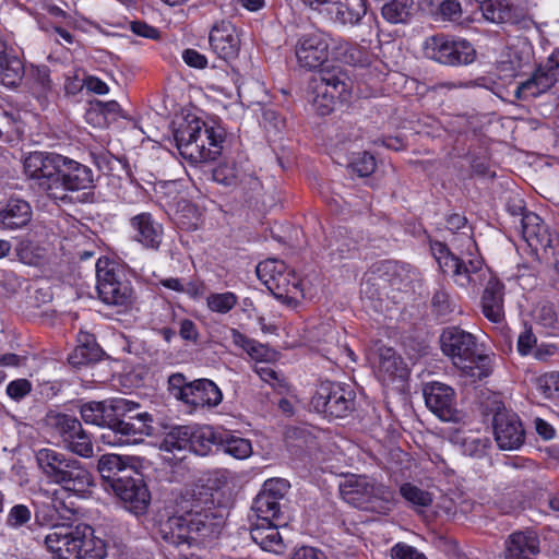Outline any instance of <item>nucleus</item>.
<instances>
[{
	"label": "nucleus",
	"instance_id": "nucleus-1",
	"mask_svg": "<svg viewBox=\"0 0 559 559\" xmlns=\"http://www.w3.org/2000/svg\"><path fill=\"white\" fill-rule=\"evenodd\" d=\"M138 407V403L126 399L91 401L81 405L80 414L86 424L108 429L103 438L109 444H135L143 441L145 436H153L155 432L153 416L150 413H139L129 416L128 420L123 419Z\"/></svg>",
	"mask_w": 559,
	"mask_h": 559
},
{
	"label": "nucleus",
	"instance_id": "nucleus-2",
	"mask_svg": "<svg viewBox=\"0 0 559 559\" xmlns=\"http://www.w3.org/2000/svg\"><path fill=\"white\" fill-rule=\"evenodd\" d=\"M176 506L177 514L159 523V534L166 543L176 547H193L219 536L224 526L223 516L203 509L192 493L181 495Z\"/></svg>",
	"mask_w": 559,
	"mask_h": 559
},
{
	"label": "nucleus",
	"instance_id": "nucleus-3",
	"mask_svg": "<svg viewBox=\"0 0 559 559\" xmlns=\"http://www.w3.org/2000/svg\"><path fill=\"white\" fill-rule=\"evenodd\" d=\"M35 461L47 484L59 486L69 495L83 496L94 486L87 466L70 454L41 448L35 452Z\"/></svg>",
	"mask_w": 559,
	"mask_h": 559
},
{
	"label": "nucleus",
	"instance_id": "nucleus-4",
	"mask_svg": "<svg viewBox=\"0 0 559 559\" xmlns=\"http://www.w3.org/2000/svg\"><path fill=\"white\" fill-rule=\"evenodd\" d=\"M44 544L57 559H103L105 544L85 523H53Z\"/></svg>",
	"mask_w": 559,
	"mask_h": 559
},
{
	"label": "nucleus",
	"instance_id": "nucleus-5",
	"mask_svg": "<svg viewBox=\"0 0 559 559\" xmlns=\"http://www.w3.org/2000/svg\"><path fill=\"white\" fill-rule=\"evenodd\" d=\"M442 353L453 365L474 380H483L491 374V358L478 352L477 338L459 326H448L440 335Z\"/></svg>",
	"mask_w": 559,
	"mask_h": 559
},
{
	"label": "nucleus",
	"instance_id": "nucleus-6",
	"mask_svg": "<svg viewBox=\"0 0 559 559\" xmlns=\"http://www.w3.org/2000/svg\"><path fill=\"white\" fill-rule=\"evenodd\" d=\"M484 416H491L495 441L500 450L513 451L520 449L525 441V430L520 417L506 408L497 396H488L481 403Z\"/></svg>",
	"mask_w": 559,
	"mask_h": 559
},
{
	"label": "nucleus",
	"instance_id": "nucleus-7",
	"mask_svg": "<svg viewBox=\"0 0 559 559\" xmlns=\"http://www.w3.org/2000/svg\"><path fill=\"white\" fill-rule=\"evenodd\" d=\"M353 82L341 68H324L319 72V82L313 86L312 105L320 116H326L334 109L335 99H346Z\"/></svg>",
	"mask_w": 559,
	"mask_h": 559
},
{
	"label": "nucleus",
	"instance_id": "nucleus-8",
	"mask_svg": "<svg viewBox=\"0 0 559 559\" xmlns=\"http://www.w3.org/2000/svg\"><path fill=\"white\" fill-rule=\"evenodd\" d=\"M425 56L444 66L457 67L474 62L476 50L466 39L437 34L426 39Z\"/></svg>",
	"mask_w": 559,
	"mask_h": 559
},
{
	"label": "nucleus",
	"instance_id": "nucleus-9",
	"mask_svg": "<svg viewBox=\"0 0 559 559\" xmlns=\"http://www.w3.org/2000/svg\"><path fill=\"white\" fill-rule=\"evenodd\" d=\"M122 272L108 259L96 263L97 292L100 300L111 306L128 307L133 301V289L129 281L121 280Z\"/></svg>",
	"mask_w": 559,
	"mask_h": 559
},
{
	"label": "nucleus",
	"instance_id": "nucleus-10",
	"mask_svg": "<svg viewBox=\"0 0 559 559\" xmlns=\"http://www.w3.org/2000/svg\"><path fill=\"white\" fill-rule=\"evenodd\" d=\"M355 392L338 382L322 381L311 400L313 408L330 418H344L355 408Z\"/></svg>",
	"mask_w": 559,
	"mask_h": 559
},
{
	"label": "nucleus",
	"instance_id": "nucleus-11",
	"mask_svg": "<svg viewBox=\"0 0 559 559\" xmlns=\"http://www.w3.org/2000/svg\"><path fill=\"white\" fill-rule=\"evenodd\" d=\"M289 487V483L282 478L266 480L251 507L257 520L287 521L282 510V501L285 500Z\"/></svg>",
	"mask_w": 559,
	"mask_h": 559
},
{
	"label": "nucleus",
	"instance_id": "nucleus-12",
	"mask_svg": "<svg viewBox=\"0 0 559 559\" xmlns=\"http://www.w3.org/2000/svg\"><path fill=\"white\" fill-rule=\"evenodd\" d=\"M342 498L354 507L367 509L376 500H389L388 487L367 476H355L340 485Z\"/></svg>",
	"mask_w": 559,
	"mask_h": 559
},
{
	"label": "nucleus",
	"instance_id": "nucleus-13",
	"mask_svg": "<svg viewBox=\"0 0 559 559\" xmlns=\"http://www.w3.org/2000/svg\"><path fill=\"white\" fill-rule=\"evenodd\" d=\"M170 130L174 140H223L222 128L214 121H206L194 112L181 110L177 112L171 122Z\"/></svg>",
	"mask_w": 559,
	"mask_h": 559
},
{
	"label": "nucleus",
	"instance_id": "nucleus-14",
	"mask_svg": "<svg viewBox=\"0 0 559 559\" xmlns=\"http://www.w3.org/2000/svg\"><path fill=\"white\" fill-rule=\"evenodd\" d=\"M330 38L323 32L304 34L297 40L295 55L301 68L323 69L329 59Z\"/></svg>",
	"mask_w": 559,
	"mask_h": 559
},
{
	"label": "nucleus",
	"instance_id": "nucleus-15",
	"mask_svg": "<svg viewBox=\"0 0 559 559\" xmlns=\"http://www.w3.org/2000/svg\"><path fill=\"white\" fill-rule=\"evenodd\" d=\"M559 81V49L552 52L547 61L539 66L530 79L522 82L515 90L519 99L537 97L550 90Z\"/></svg>",
	"mask_w": 559,
	"mask_h": 559
},
{
	"label": "nucleus",
	"instance_id": "nucleus-16",
	"mask_svg": "<svg viewBox=\"0 0 559 559\" xmlns=\"http://www.w3.org/2000/svg\"><path fill=\"white\" fill-rule=\"evenodd\" d=\"M427 407L443 421H459L454 390L441 382H429L423 388Z\"/></svg>",
	"mask_w": 559,
	"mask_h": 559
},
{
	"label": "nucleus",
	"instance_id": "nucleus-17",
	"mask_svg": "<svg viewBox=\"0 0 559 559\" xmlns=\"http://www.w3.org/2000/svg\"><path fill=\"white\" fill-rule=\"evenodd\" d=\"M374 273L378 274L377 277L369 276L361 284V293L367 295L370 294L371 298L374 297V294L370 292L369 286L376 285L377 281L388 284L396 290H402L409 286L415 275V271L411 267L409 264L400 263L392 260L378 263Z\"/></svg>",
	"mask_w": 559,
	"mask_h": 559
},
{
	"label": "nucleus",
	"instance_id": "nucleus-18",
	"mask_svg": "<svg viewBox=\"0 0 559 559\" xmlns=\"http://www.w3.org/2000/svg\"><path fill=\"white\" fill-rule=\"evenodd\" d=\"M132 239L144 248L157 251L163 241L162 224L154 219L151 213L142 212L129 219Z\"/></svg>",
	"mask_w": 559,
	"mask_h": 559
},
{
	"label": "nucleus",
	"instance_id": "nucleus-19",
	"mask_svg": "<svg viewBox=\"0 0 559 559\" xmlns=\"http://www.w3.org/2000/svg\"><path fill=\"white\" fill-rule=\"evenodd\" d=\"M452 263L443 273L450 274L457 286L466 288L481 280L484 260L480 255L468 252L464 257H456Z\"/></svg>",
	"mask_w": 559,
	"mask_h": 559
},
{
	"label": "nucleus",
	"instance_id": "nucleus-20",
	"mask_svg": "<svg viewBox=\"0 0 559 559\" xmlns=\"http://www.w3.org/2000/svg\"><path fill=\"white\" fill-rule=\"evenodd\" d=\"M126 481V484L114 488L112 491L131 513L135 515L144 514L148 508L151 495L143 480V476Z\"/></svg>",
	"mask_w": 559,
	"mask_h": 559
},
{
	"label": "nucleus",
	"instance_id": "nucleus-21",
	"mask_svg": "<svg viewBox=\"0 0 559 559\" xmlns=\"http://www.w3.org/2000/svg\"><path fill=\"white\" fill-rule=\"evenodd\" d=\"M209 40L211 48L219 58L228 60L237 57L240 38L231 23L223 21L215 24L210 32Z\"/></svg>",
	"mask_w": 559,
	"mask_h": 559
},
{
	"label": "nucleus",
	"instance_id": "nucleus-22",
	"mask_svg": "<svg viewBox=\"0 0 559 559\" xmlns=\"http://www.w3.org/2000/svg\"><path fill=\"white\" fill-rule=\"evenodd\" d=\"M58 182L64 190L80 191L94 188L95 178L88 166L64 156Z\"/></svg>",
	"mask_w": 559,
	"mask_h": 559
},
{
	"label": "nucleus",
	"instance_id": "nucleus-23",
	"mask_svg": "<svg viewBox=\"0 0 559 559\" xmlns=\"http://www.w3.org/2000/svg\"><path fill=\"white\" fill-rule=\"evenodd\" d=\"M504 284L497 277L491 276L481 294V313L492 323L504 321Z\"/></svg>",
	"mask_w": 559,
	"mask_h": 559
},
{
	"label": "nucleus",
	"instance_id": "nucleus-24",
	"mask_svg": "<svg viewBox=\"0 0 559 559\" xmlns=\"http://www.w3.org/2000/svg\"><path fill=\"white\" fill-rule=\"evenodd\" d=\"M180 156L192 165L215 160L222 154V142H173Z\"/></svg>",
	"mask_w": 559,
	"mask_h": 559
},
{
	"label": "nucleus",
	"instance_id": "nucleus-25",
	"mask_svg": "<svg viewBox=\"0 0 559 559\" xmlns=\"http://www.w3.org/2000/svg\"><path fill=\"white\" fill-rule=\"evenodd\" d=\"M223 400L219 388L209 379L190 381V389L186 404L193 407H215Z\"/></svg>",
	"mask_w": 559,
	"mask_h": 559
},
{
	"label": "nucleus",
	"instance_id": "nucleus-26",
	"mask_svg": "<svg viewBox=\"0 0 559 559\" xmlns=\"http://www.w3.org/2000/svg\"><path fill=\"white\" fill-rule=\"evenodd\" d=\"M286 525L287 521L257 520V523L250 530V535L252 540L262 549L277 552L283 547L278 528Z\"/></svg>",
	"mask_w": 559,
	"mask_h": 559
},
{
	"label": "nucleus",
	"instance_id": "nucleus-27",
	"mask_svg": "<svg viewBox=\"0 0 559 559\" xmlns=\"http://www.w3.org/2000/svg\"><path fill=\"white\" fill-rule=\"evenodd\" d=\"M104 352L93 334L81 331L78 334V345L69 354L68 361L75 368L97 362Z\"/></svg>",
	"mask_w": 559,
	"mask_h": 559
},
{
	"label": "nucleus",
	"instance_id": "nucleus-28",
	"mask_svg": "<svg viewBox=\"0 0 559 559\" xmlns=\"http://www.w3.org/2000/svg\"><path fill=\"white\" fill-rule=\"evenodd\" d=\"M521 234L530 247H548L551 245V236L548 226L533 212L524 214L520 218Z\"/></svg>",
	"mask_w": 559,
	"mask_h": 559
},
{
	"label": "nucleus",
	"instance_id": "nucleus-29",
	"mask_svg": "<svg viewBox=\"0 0 559 559\" xmlns=\"http://www.w3.org/2000/svg\"><path fill=\"white\" fill-rule=\"evenodd\" d=\"M328 12L333 15L335 22L346 25H357L367 13L366 0H332Z\"/></svg>",
	"mask_w": 559,
	"mask_h": 559
},
{
	"label": "nucleus",
	"instance_id": "nucleus-30",
	"mask_svg": "<svg viewBox=\"0 0 559 559\" xmlns=\"http://www.w3.org/2000/svg\"><path fill=\"white\" fill-rule=\"evenodd\" d=\"M32 215V207L27 201L10 199L0 210V225L5 229H19L31 222Z\"/></svg>",
	"mask_w": 559,
	"mask_h": 559
},
{
	"label": "nucleus",
	"instance_id": "nucleus-31",
	"mask_svg": "<svg viewBox=\"0 0 559 559\" xmlns=\"http://www.w3.org/2000/svg\"><path fill=\"white\" fill-rule=\"evenodd\" d=\"M539 552V539L533 532H516L507 542L506 559H532Z\"/></svg>",
	"mask_w": 559,
	"mask_h": 559
},
{
	"label": "nucleus",
	"instance_id": "nucleus-32",
	"mask_svg": "<svg viewBox=\"0 0 559 559\" xmlns=\"http://www.w3.org/2000/svg\"><path fill=\"white\" fill-rule=\"evenodd\" d=\"M485 20L496 24L515 23L518 16L511 0H475Z\"/></svg>",
	"mask_w": 559,
	"mask_h": 559
},
{
	"label": "nucleus",
	"instance_id": "nucleus-33",
	"mask_svg": "<svg viewBox=\"0 0 559 559\" xmlns=\"http://www.w3.org/2000/svg\"><path fill=\"white\" fill-rule=\"evenodd\" d=\"M415 12L414 0H385L381 8L382 17L391 24H407Z\"/></svg>",
	"mask_w": 559,
	"mask_h": 559
},
{
	"label": "nucleus",
	"instance_id": "nucleus-34",
	"mask_svg": "<svg viewBox=\"0 0 559 559\" xmlns=\"http://www.w3.org/2000/svg\"><path fill=\"white\" fill-rule=\"evenodd\" d=\"M379 371L388 379H405L408 374L406 364L392 347L379 348Z\"/></svg>",
	"mask_w": 559,
	"mask_h": 559
},
{
	"label": "nucleus",
	"instance_id": "nucleus-35",
	"mask_svg": "<svg viewBox=\"0 0 559 559\" xmlns=\"http://www.w3.org/2000/svg\"><path fill=\"white\" fill-rule=\"evenodd\" d=\"M46 425L55 430L67 443L73 436L81 431L82 424L71 415L50 411L45 418Z\"/></svg>",
	"mask_w": 559,
	"mask_h": 559
},
{
	"label": "nucleus",
	"instance_id": "nucleus-36",
	"mask_svg": "<svg viewBox=\"0 0 559 559\" xmlns=\"http://www.w3.org/2000/svg\"><path fill=\"white\" fill-rule=\"evenodd\" d=\"M190 431V451L198 455H207L213 445H219V435H217L210 426H191Z\"/></svg>",
	"mask_w": 559,
	"mask_h": 559
},
{
	"label": "nucleus",
	"instance_id": "nucleus-37",
	"mask_svg": "<svg viewBox=\"0 0 559 559\" xmlns=\"http://www.w3.org/2000/svg\"><path fill=\"white\" fill-rule=\"evenodd\" d=\"M191 426H176L165 433L160 450L176 454L190 450Z\"/></svg>",
	"mask_w": 559,
	"mask_h": 559
},
{
	"label": "nucleus",
	"instance_id": "nucleus-38",
	"mask_svg": "<svg viewBox=\"0 0 559 559\" xmlns=\"http://www.w3.org/2000/svg\"><path fill=\"white\" fill-rule=\"evenodd\" d=\"M24 64L14 53H8L0 60V83L5 86H16L23 79Z\"/></svg>",
	"mask_w": 559,
	"mask_h": 559
},
{
	"label": "nucleus",
	"instance_id": "nucleus-39",
	"mask_svg": "<svg viewBox=\"0 0 559 559\" xmlns=\"http://www.w3.org/2000/svg\"><path fill=\"white\" fill-rule=\"evenodd\" d=\"M336 56L344 63L354 67H367L371 62V56L366 49L348 41L338 43Z\"/></svg>",
	"mask_w": 559,
	"mask_h": 559
},
{
	"label": "nucleus",
	"instance_id": "nucleus-40",
	"mask_svg": "<svg viewBox=\"0 0 559 559\" xmlns=\"http://www.w3.org/2000/svg\"><path fill=\"white\" fill-rule=\"evenodd\" d=\"M173 219L178 228L183 230H195L200 224L198 207L187 200L177 203Z\"/></svg>",
	"mask_w": 559,
	"mask_h": 559
},
{
	"label": "nucleus",
	"instance_id": "nucleus-41",
	"mask_svg": "<svg viewBox=\"0 0 559 559\" xmlns=\"http://www.w3.org/2000/svg\"><path fill=\"white\" fill-rule=\"evenodd\" d=\"M288 276L289 273H285L284 271L276 273L275 277L273 276L265 278V286L277 299L290 301L293 299L290 295L298 289V282H290Z\"/></svg>",
	"mask_w": 559,
	"mask_h": 559
},
{
	"label": "nucleus",
	"instance_id": "nucleus-42",
	"mask_svg": "<svg viewBox=\"0 0 559 559\" xmlns=\"http://www.w3.org/2000/svg\"><path fill=\"white\" fill-rule=\"evenodd\" d=\"M219 445L223 447L225 453L239 460L248 457L252 452L249 440L229 433L224 436L219 433Z\"/></svg>",
	"mask_w": 559,
	"mask_h": 559
},
{
	"label": "nucleus",
	"instance_id": "nucleus-43",
	"mask_svg": "<svg viewBox=\"0 0 559 559\" xmlns=\"http://www.w3.org/2000/svg\"><path fill=\"white\" fill-rule=\"evenodd\" d=\"M537 322L548 329L552 334L559 335V306L546 301L536 309Z\"/></svg>",
	"mask_w": 559,
	"mask_h": 559
},
{
	"label": "nucleus",
	"instance_id": "nucleus-44",
	"mask_svg": "<svg viewBox=\"0 0 559 559\" xmlns=\"http://www.w3.org/2000/svg\"><path fill=\"white\" fill-rule=\"evenodd\" d=\"M126 456H121L118 454H103L97 464V469L104 480V483L110 487L116 474L119 472L120 466H122Z\"/></svg>",
	"mask_w": 559,
	"mask_h": 559
},
{
	"label": "nucleus",
	"instance_id": "nucleus-45",
	"mask_svg": "<svg viewBox=\"0 0 559 559\" xmlns=\"http://www.w3.org/2000/svg\"><path fill=\"white\" fill-rule=\"evenodd\" d=\"M242 167L241 164H221L213 169L212 178L222 186L236 188Z\"/></svg>",
	"mask_w": 559,
	"mask_h": 559
},
{
	"label": "nucleus",
	"instance_id": "nucleus-46",
	"mask_svg": "<svg viewBox=\"0 0 559 559\" xmlns=\"http://www.w3.org/2000/svg\"><path fill=\"white\" fill-rule=\"evenodd\" d=\"M402 497L411 502L416 508H426L432 503V496L430 492L411 484L405 483L400 488Z\"/></svg>",
	"mask_w": 559,
	"mask_h": 559
},
{
	"label": "nucleus",
	"instance_id": "nucleus-47",
	"mask_svg": "<svg viewBox=\"0 0 559 559\" xmlns=\"http://www.w3.org/2000/svg\"><path fill=\"white\" fill-rule=\"evenodd\" d=\"M238 188L241 189L243 197L252 198L262 189V183L250 167H242L238 178Z\"/></svg>",
	"mask_w": 559,
	"mask_h": 559
},
{
	"label": "nucleus",
	"instance_id": "nucleus-48",
	"mask_svg": "<svg viewBox=\"0 0 559 559\" xmlns=\"http://www.w3.org/2000/svg\"><path fill=\"white\" fill-rule=\"evenodd\" d=\"M64 156L53 153H46L43 165L40 166L38 178H47L52 179L58 182L60 178L61 165L63 163Z\"/></svg>",
	"mask_w": 559,
	"mask_h": 559
},
{
	"label": "nucleus",
	"instance_id": "nucleus-49",
	"mask_svg": "<svg viewBox=\"0 0 559 559\" xmlns=\"http://www.w3.org/2000/svg\"><path fill=\"white\" fill-rule=\"evenodd\" d=\"M431 307L433 313L440 318L445 319L455 310V302L444 289L437 290L431 299Z\"/></svg>",
	"mask_w": 559,
	"mask_h": 559
},
{
	"label": "nucleus",
	"instance_id": "nucleus-50",
	"mask_svg": "<svg viewBox=\"0 0 559 559\" xmlns=\"http://www.w3.org/2000/svg\"><path fill=\"white\" fill-rule=\"evenodd\" d=\"M67 448L74 454L82 457H91L93 455V443L91 437L81 427V431L73 436L67 443Z\"/></svg>",
	"mask_w": 559,
	"mask_h": 559
},
{
	"label": "nucleus",
	"instance_id": "nucleus-51",
	"mask_svg": "<svg viewBox=\"0 0 559 559\" xmlns=\"http://www.w3.org/2000/svg\"><path fill=\"white\" fill-rule=\"evenodd\" d=\"M537 389L546 399L559 400V373L550 372L537 379Z\"/></svg>",
	"mask_w": 559,
	"mask_h": 559
},
{
	"label": "nucleus",
	"instance_id": "nucleus-52",
	"mask_svg": "<svg viewBox=\"0 0 559 559\" xmlns=\"http://www.w3.org/2000/svg\"><path fill=\"white\" fill-rule=\"evenodd\" d=\"M237 304V297L233 293L212 294L207 298V306L212 311L226 313Z\"/></svg>",
	"mask_w": 559,
	"mask_h": 559
},
{
	"label": "nucleus",
	"instance_id": "nucleus-53",
	"mask_svg": "<svg viewBox=\"0 0 559 559\" xmlns=\"http://www.w3.org/2000/svg\"><path fill=\"white\" fill-rule=\"evenodd\" d=\"M350 167L359 177H368L376 170V158L368 152L358 153L352 160Z\"/></svg>",
	"mask_w": 559,
	"mask_h": 559
},
{
	"label": "nucleus",
	"instance_id": "nucleus-54",
	"mask_svg": "<svg viewBox=\"0 0 559 559\" xmlns=\"http://www.w3.org/2000/svg\"><path fill=\"white\" fill-rule=\"evenodd\" d=\"M121 112V107L118 102L109 100L102 102L96 100L92 104L91 108L86 111L85 118L90 119L92 116H96L98 120H106L107 115H118Z\"/></svg>",
	"mask_w": 559,
	"mask_h": 559
},
{
	"label": "nucleus",
	"instance_id": "nucleus-55",
	"mask_svg": "<svg viewBox=\"0 0 559 559\" xmlns=\"http://www.w3.org/2000/svg\"><path fill=\"white\" fill-rule=\"evenodd\" d=\"M190 389V381L182 373H173L168 378V391L179 401L186 402Z\"/></svg>",
	"mask_w": 559,
	"mask_h": 559
},
{
	"label": "nucleus",
	"instance_id": "nucleus-56",
	"mask_svg": "<svg viewBox=\"0 0 559 559\" xmlns=\"http://www.w3.org/2000/svg\"><path fill=\"white\" fill-rule=\"evenodd\" d=\"M431 252L437 260L439 267L441 269L442 273L444 271H448L449 266L453 265V261L457 255L453 254L448 246L440 241H433L430 245Z\"/></svg>",
	"mask_w": 559,
	"mask_h": 559
},
{
	"label": "nucleus",
	"instance_id": "nucleus-57",
	"mask_svg": "<svg viewBox=\"0 0 559 559\" xmlns=\"http://www.w3.org/2000/svg\"><path fill=\"white\" fill-rule=\"evenodd\" d=\"M263 127L269 136L278 135L286 127L285 119L272 109L263 111Z\"/></svg>",
	"mask_w": 559,
	"mask_h": 559
},
{
	"label": "nucleus",
	"instance_id": "nucleus-58",
	"mask_svg": "<svg viewBox=\"0 0 559 559\" xmlns=\"http://www.w3.org/2000/svg\"><path fill=\"white\" fill-rule=\"evenodd\" d=\"M285 270V263L275 259H269L266 261L260 262L255 267L257 276L264 285L265 278L273 276L275 277L276 273L284 272Z\"/></svg>",
	"mask_w": 559,
	"mask_h": 559
},
{
	"label": "nucleus",
	"instance_id": "nucleus-59",
	"mask_svg": "<svg viewBox=\"0 0 559 559\" xmlns=\"http://www.w3.org/2000/svg\"><path fill=\"white\" fill-rule=\"evenodd\" d=\"M31 518L32 512L27 506L15 504L8 514L7 524L10 527L17 528L29 522Z\"/></svg>",
	"mask_w": 559,
	"mask_h": 559
},
{
	"label": "nucleus",
	"instance_id": "nucleus-60",
	"mask_svg": "<svg viewBox=\"0 0 559 559\" xmlns=\"http://www.w3.org/2000/svg\"><path fill=\"white\" fill-rule=\"evenodd\" d=\"M139 476H142V474L133 465L130 464V457L126 456V460L122 466H120L119 472L116 474L110 488L114 489L119 485L121 486L126 484V480H133Z\"/></svg>",
	"mask_w": 559,
	"mask_h": 559
},
{
	"label": "nucleus",
	"instance_id": "nucleus-61",
	"mask_svg": "<svg viewBox=\"0 0 559 559\" xmlns=\"http://www.w3.org/2000/svg\"><path fill=\"white\" fill-rule=\"evenodd\" d=\"M32 391V383L27 379L11 381L7 386V394L14 401H20Z\"/></svg>",
	"mask_w": 559,
	"mask_h": 559
},
{
	"label": "nucleus",
	"instance_id": "nucleus-62",
	"mask_svg": "<svg viewBox=\"0 0 559 559\" xmlns=\"http://www.w3.org/2000/svg\"><path fill=\"white\" fill-rule=\"evenodd\" d=\"M34 84L39 93H46L51 87L50 71L47 66L35 67L32 70Z\"/></svg>",
	"mask_w": 559,
	"mask_h": 559
},
{
	"label": "nucleus",
	"instance_id": "nucleus-63",
	"mask_svg": "<svg viewBox=\"0 0 559 559\" xmlns=\"http://www.w3.org/2000/svg\"><path fill=\"white\" fill-rule=\"evenodd\" d=\"M445 228L452 233L462 231L464 235L467 234L465 230L472 231L467 218L460 213H451L445 216Z\"/></svg>",
	"mask_w": 559,
	"mask_h": 559
},
{
	"label": "nucleus",
	"instance_id": "nucleus-64",
	"mask_svg": "<svg viewBox=\"0 0 559 559\" xmlns=\"http://www.w3.org/2000/svg\"><path fill=\"white\" fill-rule=\"evenodd\" d=\"M391 556L393 559H427L423 552L406 544L395 545L391 550Z\"/></svg>",
	"mask_w": 559,
	"mask_h": 559
}]
</instances>
